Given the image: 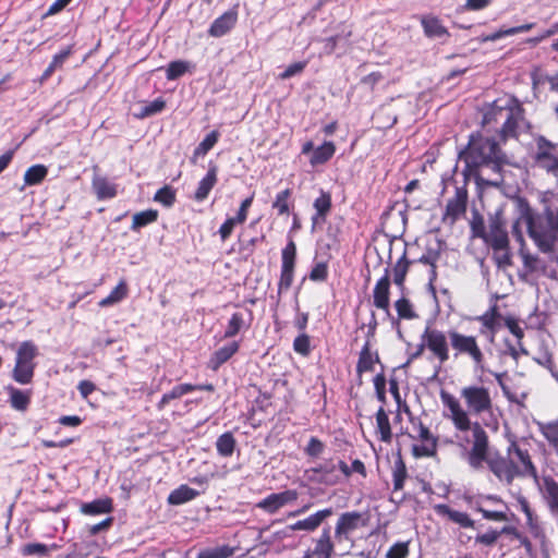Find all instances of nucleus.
<instances>
[{"mask_svg":"<svg viewBox=\"0 0 558 558\" xmlns=\"http://www.w3.org/2000/svg\"><path fill=\"white\" fill-rule=\"evenodd\" d=\"M239 350L238 342H230L218 349L209 360V367L214 371L218 369Z\"/></svg>","mask_w":558,"mask_h":558,"instance_id":"obj_26","label":"nucleus"},{"mask_svg":"<svg viewBox=\"0 0 558 558\" xmlns=\"http://www.w3.org/2000/svg\"><path fill=\"white\" fill-rule=\"evenodd\" d=\"M362 515L356 511L342 513L335 527V537L338 542L349 539L350 534L359 527Z\"/></svg>","mask_w":558,"mask_h":558,"instance_id":"obj_15","label":"nucleus"},{"mask_svg":"<svg viewBox=\"0 0 558 558\" xmlns=\"http://www.w3.org/2000/svg\"><path fill=\"white\" fill-rule=\"evenodd\" d=\"M541 429L543 435L555 447L558 453V422L543 425Z\"/></svg>","mask_w":558,"mask_h":558,"instance_id":"obj_48","label":"nucleus"},{"mask_svg":"<svg viewBox=\"0 0 558 558\" xmlns=\"http://www.w3.org/2000/svg\"><path fill=\"white\" fill-rule=\"evenodd\" d=\"M409 555L408 543L392 545L386 554L387 558H405Z\"/></svg>","mask_w":558,"mask_h":558,"instance_id":"obj_51","label":"nucleus"},{"mask_svg":"<svg viewBox=\"0 0 558 558\" xmlns=\"http://www.w3.org/2000/svg\"><path fill=\"white\" fill-rule=\"evenodd\" d=\"M481 124L486 134L471 133L469 140H495L492 133L500 135L501 140L532 135L524 109L514 97L497 99L485 106Z\"/></svg>","mask_w":558,"mask_h":558,"instance_id":"obj_1","label":"nucleus"},{"mask_svg":"<svg viewBox=\"0 0 558 558\" xmlns=\"http://www.w3.org/2000/svg\"><path fill=\"white\" fill-rule=\"evenodd\" d=\"M376 424L377 430L380 434V439L385 442H389L391 440L392 434L389 418L384 408H379L376 413Z\"/></svg>","mask_w":558,"mask_h":558,"instance_id":"obj_37","label":"nucleus"},{"mask_svg":"<svg viewBox=\"0 0 558 558\" xmlns=\"http://www.w3.org/2000/svg\"><path fill=\"white\" fill-rule=\"evenodd\" d=\"M217 183V168L210 167L207 174L199 181L198 186L195 191L194 198L197 202H202L207 198L209 192Z\"/></svg>","mask_w":558,"mask_h":558,"instance_id":"obj_25","label":"nucleus"},{"mask_svg":"<svg viewBox=\"0 0 558 558\" xmlns=\"http://www.w3.org/2000/svg\"><path fill=\"white\" fill-rule=\"evenodd\" d=\"M154 201L166 207H171L175 202V191L171 186L165 185L157 191Z\"/></svg>","mask_w":558,"mask_h":558,"instance_id":"obj_46","label":"nucleus"},{"mask_svg":"<svg viewBox=\"0 0 558 558\" xmlns=\"http://www.w3.org/2000/svg\"><path fill=\"white\" fill-rule=\"evenodd\" d=\"M534 361L548 369H551V365L554 364L553 356L548 351H544L542 354L535 356Z\"/></svg>","mask_w":558,"mask_h":558,"instance_id":"obj_63","label":"nucleus"},{"mask_svg":"<svg viewBox=\"0 0 558 558\" xmlns=\"http://www.w3.org/2000/svg\"><path fill=\"white\" fill-rule=\"evenodd\" d=\"M507 456L510 459L515 477L530 476L535 483H538L539 477L536 468L526 450H523L515 442H512L507 449Z\"/></svg>","mask_w":558,"mask_h":558,"instance_id":"obj_8","label":"nucleus"},{"mask_svg":"<svg viewBox=\"0 0 558 558\" xmlns=\"http://www.w3.org/2000/svg\"><path fill=\"white\" fill-rule=\"evenodd\" d=\"M478 320L485 326L487 329L494 330L497 323V313L496 310L493 308L489 312H486L482 316L478 317Z\"/></svg>","mask_w":558,"mask_h":558,"instance_id":"obj_57","label":"nucleus"},{"mask_svg":"<svg viewBox=\"0 0 558 558\" xmlns=\"http://www.w3.org/2000/svg\"><path fill=\"white\" fill-rule=\"evenodd\" d=\"M215 142H202L195 149L192 160L195 162L198 157L205 156L213 147Z\"/></svg>","mask_w":558,"mask_h":558,"instance_id":"obj_64","label":"nucleus"},{"mask_svg":"<svg viewBox=\"0 0 558 558\" xmlns=\"http://www.w3.org/2000/svg\"><path fill=\"white\" fill-rule=\"evenodd\" d=\"M129 292L128 284L124 280H121L118 286L109 293L108 296L99 301L100 307L111 306L121 302L126 298Z\"/></svg>","mask_w":558,"mask_h":558,"instance_id":"obj_32","label":"nucleus"},{"mask_svg":"<svg viewBox=\"0 0 558 558\" xmlns=\"http://www.w3.org/2000/svg\"><path fill=\"white\" fill-rule=\"evenodd\" d=\"M296 247L294 242H290L282 250V265L281 275L278 283V292L288 291L293 282V270L295 260Z\"/></svg>","mask_w":558,"mask_h":558,"instance_id":"obj_10","label":"nucleus"},{"mask_svg":"<svg viewBox=\"0 0 558 558\" xmlns=\"http://www.w3.org/2000/svg\"><path fill=\"white\" fill-rule=\"evenodd\" d=\"M513 226H518V230L524 227L529 236L544 253L553 251L558 241V210L548 208L538 214L526 207Z\"/></svg>","mask_w":558,"mask_h":558,"instance_id":"obj_4","label":"nucleus"},{"mask_svg":"<svg viewBox=\"0 0 558 558\" xmlns=\"http://www.w3.org/2000/svg\"><path fill=\"white\" fill-rule=\"evenodd\" d=\"M314 208L316 214L312 217L313 228L316 225L323 223L325 221V217L331 208L330 195L328 193L322 192L319 197H317L314 202Z\"/></svg>","mask_w":558,"mask_h":558,"instance_id":"obj_27","label":"nucleus"},{"mask_svg":"<svg viewBox=\"0 0 558 558\" xmlns=\"http://www.w3.org/2000/svg\"><path fill=\"white\" fill-rule=\"evenodd\" d=\"M407 478V468L401 459L397 460L392 471L393 490H401Z\"/></svg>","mask_w":558,"mask_h":558,"instance_id":"obj_43","label":"nucleus"},{"mask_svg":"<svg viewBox=\"0 0 558 558\" xmlns=\"http://www.w3.org/2000/svg\"><path fill=\"white\" fill-rule=\"evenodd\" d=\"M324 445L320 440L315 437H312L306 447V453L313 457H316L323 452Z\"/></svg>","mask_w":558,"mask_h":558,"instance_id":"obj_59","label":"nucleus"},{"mask_svg":"<svg viewBox=\"0 0 558 558\" xmlns=\"http://www.w3.org/2000/svg\"><path fill=\"white\" fill-rule=\"evenodd\" d=\"M471 231L474 238H481L484 240L486 228L484 219L481 216L476 215L473 217L471 221Z\"/></svg>","mask_w":558,"mask_h":558,"instance_id":"obj_52","label":"nucleus"},{"mask_svg":"<svg viewBox=\"0 0 558 558\" xmlns=\"http://www.w3.org/2000/svg\"><path fill=\"white\" fill-rule=\"evenodd\" d=\"M195 390V387H193V385L191 384H181V385H177L174 386L169 392L165 393L161 398V400L159 401V403L157 404L158 409L161 410L163 409L171 400H174V399H178V398H181L182 396L191 392V391H194Z\"/></svg>","mask_w":558,"mask_h":558,"instance_id":"obj_33","label":"nucleus"},{"mask_svg":"<svg viewBox=\"0 0 558 558\" xmlns=\"http://www.w3.org/2000/svg\"><path fill=\"white\" fill-rule=\"evenodd\" d=\"M48 169L44 165H34L29 167L24 173L25 185H37L43 182L47 177Z\"/></svg>","mask_w":558,"mask_h":558,"instance_id":"obj_34","label":"nucleus"},{"mask_svg":"<svg viewBox=\"0 0 558 558\" xmlns=\"http://www.w3.org/2000/svg\"><path fill=\"white\" fill-rule=\"evenodd\" d=\"M437 441L436 439H427L420 445H413L412 452L416 458L433 457L436 453Z\"/></svg>","mask_w":558,"mask_h":558,"instance_id":"obj_42","label":"nucleus"},{"mask_svg":"<svg viewBox=\"0 0 558 558\" xmlns=\"http://www.w3.org/2000/svg\"><path fill=\"white\" fill-rule=\"evenodd\" d=\"M197 496V492L187 485H181L177 489L172 490L168 496V502L170 505H182L194 499Z\"/></svg>","mask_w":558,"mask_h":558,"instance_id":"obj_30","label":"nucleus"},{"mask_svg":"<svg viewBox=\"0 0 558 558\" xmlns=\"http://www.w3.org/2000/svg\"><path fill=\"white\" fill-rule=\"evenodd\" d=\"M22 551L24 555H28V556H32V555L45 556L48 554V547L45 544L31 543V544H26L23 547Z\"/></svg>","mask_w":558,"mask_h":558,"instance_id":"obj_53","label":"nucleus"},{"mask_svg":"<svg viewBox=\"0 0 558 558\" xmlns=\"http://www.w3.org/2000/svg\"><path fill=\"white\" fill-rule=\"evenodd\" d=\"M458 444L465 448L471 444V448L465 453L468 464L473 470H482L486 463L494 475L501 482L510 485L515 478L514 470L509 457L493 456L489 448L488 435L482 425H475L473 428V439L457 434Z\"/></svg>","mask_w":558,"mask_h":558,"instance_id":"obj_3","label":"nucleus"},{"mask_svg":"<svg viewBox=\"0 0 558 558\" xmlns=\"http://www.w3.org/2000/svg\"><path fill=\"white\" fill-rule=\"evenodd\" d=\"M37 347L31 341H24L20 344L16 352L15 366L12 373L14 380L19 384H29L34 376Z\"/></svg>","mask_w":558,"mask_h":558,"instance_id":"obj_6","label":"nucleus"},{"mask_svg":"<svg viewBox=\"0 0 558 558\" xmlns=\"http://www.w3.org/2000/svg\"><path fill=\"white\" fill-rule=\"evenodd\" d=\"M512 233L521 245L519 253L523 262L524 270L527 274L537 271L541 268V262L536 255L529 253L527 250L525 248V241L523 239L522 230H518V226H513Z\"/></svg>","mask_w":558,"mask_h":558,"instance_id":"obj_20","label":"nucleus"},{"mask_svg":"<svg viewBox=\"0 0 558 558\" xmlns=\"http://www.w3.org/2000/svg\"><path fill=\"white\" fill-rule=\"evenodd\" d=\"M194 66L185 60L171 61L166 70V76L169 81H173L190 72Z\"/></svg>","mask_w":558,"mask_h":558,"instance_id":"obj_35","label":"nucleus"},{"mask_svg":"<svg viewBox=\"0 0 558 558\" xmlns=\"http://www.w3.org/2000/svg\"><path fill=\"white\" fill-rule=\"evenodd\" d=\"M293 349L296 353L306 356L310 351V337L306 333H301L293 341Z\"/></svg>","mask_w":558,"mask_h":558,"instance_id":"obj_50","label":"nucleus"},{"mask_svg":"<svg viewBox=\"0 0 558 558\" xmlns=\"http://www.w3.org/2000/svg\"><path fill=\"white\" fill-rule=\"evenodd\" d=\"M449 342L454 355L471 359L475 368L483 369L485 356L475 336L463 335L454 329L448 331Z\"/></svg>","mask_w":558,"mask_h":558,"instance_id":"obj_5","label":"nucleus"},{"mask_svg":"<svg viewBox=\"0 0 558 558\" xmlns=\"http://www.w3.org/2000/svg\"><path fill=\"white\" fill-rule=\"evenodd\" d=\"M410 262L407 259L405 254H403L393 267V282L401 289H403L405 276L409 270Z\"/></svg>","mask_w":558,"mask_h":558,"instance_id":"obj_40","label":"nucleus"},{"mask_svg":"<svg viewBox=\"0 0 558 558\" xmlns=\"http://www.w3.org/2000/svg\"><path fill=\"white\" fill-rule=\"evenodd\" d=\"M477 510L482 513L483 518L486 520H492V521H506L507 520L506 513H504L501 511H490V510H486L483 508H477Z\"/></svg>","mask_w":558,"mask_h":558,"instance_id":"obj_62","label":"nucleus"},{"mask_svg":"<svg viewBox=\"0 0 558 558\" xmlns=\"http://www.w3.org/2000/svg\"><path fill=\"white\" fill-rule=\"evenodd\" d=\"M240 225L235 217L228 218L219 229V234L222 241H226L232 233L234 227Z\"/></svg>","mask_w":558,"mask_h":558,"instance_id":"obj_55","label":"nucleus"},{"mask_svg":"<svg viewBox=\"0 0 558 558\" xmlns=\"http://www.w3.org/2000/svg\"><path fill=\"white\" fill-rule=\"evenodd\" d=\"M389 294H390V280L388 276V270L386 269V274L381 277L375 284L373 290V303L374 305L383 310L387 316H390L389 310Z\"/></svg>","mask_w":558,"mask_h":558,"instance_id":"obj_16","label":"nucleus"},{"mask_svg":"<svg viewBox=\"0 0 558 558\" xmlns=\"http://www.w3.org/2000/svg\"><path fill=\"white\" fill-rule=\"evenodd\" d=\"M465 209L466 193L461 190H457L456 195L447 203L444 220H449L450 223H453L460 216L465 213Z\"/></svg>","mask_w":558,"mask_h":558,"instance_id":"obj_19","label":"nucleus"},{"mask_svg":"<svg viewBox=\"0 0 558 558\" xmlns=\"http://www.w3.org/2000/svg\"><path fill=\"white\" fill-rule=\"evenodd\" d=\"M245 326L244 317L242 313H234L228 322L227 329L225 331V338H232L240 332Z\"/></svg>","mask_w":558,"mask_h":558,"instance_id":"obj_44","label":"nucleus"},{"mask_svg":"<svg viewBox=\"0 0 558 558\" xmlns=\"http://www.w3.org/2000/svg\"><path fill=\"white\" fill-rule=\"evenodd\" d=\"M305 66H306L305 61L292 63L282 73H280L279 77L281 80H288L292 76H295V75L302 73L303 70L305 69Z\"/></svg>","mask_w":558,"mask_h":558,"instance_id":"obj_54","label":"nucleus"},{"mask_svg":"<svg viewBox=\"0 0 558 558\" xmlns=\"http://www.w3.org/2000/svg\"><path fill=\"white\" fill-rule=\"evenodd\" d=\"M81 511L85 514H101V513H109L112 511V502L111 499L105 498V499H97L88 504H84L81 507Z\"/></svg>","mask_w":558,"mask_h":558,"instance_id":"obj_31","label":"nucleus"},{"mask_svg":"<svg viewBox=\"0 0 558 558\" xmlns=\"http://www.w3.org/2000/svg\"><path fill=\"white\" fill-rule=\"evenodd\" d=\"M498 142H469L468 155L474 165L498 161Z\"/></svg>","mask_w":558,"mask_h":558,"instance_id":"obj_9","label":"nucleus"},{"mask_svg":"<svg viewBox=\"0 0 558 558\" xmlns=\"http://www.w3.org/2000/svg\"><path fill=\"white\" fill-rule=\"evenodd\" d=\"M165 101L161 98H157L149 104L141 108V112L137 114L141 118L149 117L160 112L165 108Z\"/></svg>","mask_w":558,"mask_h":558,"instance_id":"obj_49","label":"nucleus"},{"mask_svg":"<svg viewBox=\"0 0 558 558\" xmlns=\"http://www.w3.org/2000/svg\"><path fill=\"white\" fill-rule=\"evenodd\" d=\"M252 203H253V196H250V197L245 198L241 203V206L239 208L238 215L235 217V220H238L239 223H243L246 220L247 211H248V208L251 207Z\"/></svg>","mask_w":558,"mask_h":558,"instance_id":"obj_60","label":"nucleus"},{"mask_svg":"<svg viewBox=\"0 0 558 558\" xmlns=\"http://www.w3.org/2000/svg\"><path fill=\"white\" fill-rule=\"evenodd\" d=\"M302 153L305 155L311 154L310 162L316 166L326 162L335 154V146L332 142H323L319 146L314 148L312 142H306L302 148Z\"/></svg>","mask_w":558,"mask_h":558,"instance_id":"obj_17","label":"nucleus"},{"mask_svg":"<svg viewBox=\"0 0 558 558\" xmlns=\"http://www.w3.org/2000/svg\"><path fill=\"white\" fill-rule=\"evenodd\" d=\"M313 478L325 485H336L341 481V475L337 471V465L332 463H324L312 469Z\"/></svg>","mask_w":558,"mask_h":558,"instance_id":"obj_21","label":"nucleus"},{"mask_svg":"<svg viewBox=\"0 0 558 558\" xmlns=\"http://www.w3.org/2000/svg\"><path fill=\"white\" fill-rule=\"evenodd\" d=\"M10 395V402L13 409L25 411L31 402V391L20 390L14 387L7 388Z\"/></svg>","mask_w":558,"mask_h":558,"instance_id":"obj_29","label":"nucleus"},{"mask_svg":"<svg viewBox=\"0 0 558 558\" xmlns=\"http://www.w3.org/2000/svg\"><path fill=\"white\" fill-rule=\"evenodd\" d=\"M499 266H508L511 263L509 246L507 248H493Z\"/></svg>","mask_w":558,"mask_h":558,"instance_id":"obj_61","label":"nucleus"},{"mask_svg":"<svg viewBox=\"0 0 558 558\" xmlns=\"http://www.w3.org/2000/svg\"><path fill=\"white\" fill-rule=\"evenodd\" d=\"M238 13L235 10H229L217 17L210 25L208 34L211 37H222L229 33L235 25Z\"/></svg>","mask_w":558,"mask_h":558,"instance_id":"obj_18","label":"nucleus"},{"mask_svg":"<svg viewBox=\"0 0 558 558\" xmlns=\"http://www.w3.org/2000/svg\"><path fill=\"white\" fill-rule=\"evenodd\" d=\"M499 535H500L499 532H497L495 530H490L484 534L477 535L475 539L477 543L490 546L497 542Z\"/></svg>","mask_w":558,"mask_h":558,"instance_id":"obj_58","label":"nucleus"},{"mask_svg":"<svg viewBox=\"0 0 558 558\" xmlns=\"http://www.w3.org/2000/svg\"><path fill=\"white\" fill-rule=\"evenodd\" d=\"M217 451L222 457H230L235 447V439L230 433H225L217 439Z\"/></svg>","mask_w":558,"mask_h":558,"instance_id":"obj_39","label":"nucleus"},{"mask_svg":"<svg viewBox=\"0 0 558 558\" xmlns=\"http://www.w3.org/2000/svg\"><path fill=\"white\" fill-rule=\"evenodd\" d=\"M536 162L542 169L558 173V144L554 142H542L536 155Z\"/></svg>","mask_w":558,"mask_h":558,"instance_id":"obj_14","label":"nucleus"},{"mask_svg":"<svg viewBox=\"0 0 558 558\" xmlns=\"http://www.w3.org/2000/svg\"><path fill=\"white\" fill-rule=\"evenodd\" d=\"M484 241L493 248H507L509 246L508 233L500 216L495 215L490 217Z\"/></svg>","mask_w":558,"mask_h":558,"instance_id":"obj_12","label":"nucleus"},{"mask_svg":"<svg viewBox=\"0 0 558 558\" xmlns=\"http://www.w3.org/2000/svg\"><path fill=\"white\" fill-rule=\"evenodd\" d=\"M434 510L437 514L447 517L450 521L459 524L462 527H474V521L465 512L453 510L445 504L435 505Z\"/></svg>","mask_w":558,"mask_h":558,"instance_id":"obj_22","label":"nucleus"},{"mask_svg":"<svg viewBox=\"0 0 558 558\" xmlns=\"http://www.w3.org/2000/svg\"><path fill=\"white\" fill-rule=\"evenodd\" d=\"M421 340L423 341V347H426L440 364L449 360L448 333L428 325L425 327Z\"/></svg>","mask_w":558,"mask_h":558,"instance_id":"obj_7","label":"nucleus"},{"mask_svg":"<svg viewBox=\"0 0 558 558\" xmlns=\"http://www.w3.org/2000/svg\"><path fill=\"white\" fill-rule=\"evenodd\" d=\"M536 484L547 499L549 507L558 511V484L549 476L538 478Z\"/></svg>","mask_w":558,"mask_h":558,"instance_id":"obj_23","label":"nucleus"},{"mask_svg":"<svg viewBox=\"0 0 558 558\" xmlns=\"http://www.w3.org/2000/svg\"><path fill=\"white\" fill-rule=\"evenodd\" d=\"M332 508L318 510L317 512L308 515L305 519L299 520L295 523L289 524L283 529L284 534H291L294 531L314 532L319 525L330 515H332Z\"/></svg>","mask_w":558,"mask_h":558,"instance_id":"obj_13","label":"nucleus"},{"mask_svg":"<svg viewBox=\"0 0 558 558\" xmlns=\"http://www.w3.org/2000/svg\"><path fill=\"white\" fill-rule=\"evenodd\" d=\"M375 364V359L373 357V354L369 351L368 343L364 345L360 353V357L356 365L357 373H365L373 369Z\"/></svg>","mask_w":558,"mask_h":558,"instance_id":"obj_41","label":"nucleus"},{"mask_svg":"<svg viewBox=\"0 0 558 558\" xmlns=\"http://www.w3.org/2000/svg\"><path fill=\"white\" fill-rule=\"evenodd\" d=\"M421 24L424 29V34L428 38H442L448 36L447 28L441 24V22L432 15L423 16L421 20Z\"/></svg>","mask_w":558,"mask_h":558,"instance_id":"obj_24","label":"nucleus"},{"mask_svg":"<svg viewBox=\"0 0 558 558\" xmlns=\"http://www.w3.org/2000/svg\"><path fill=\"white\" fill-rule=\"evenodd\" d=\"M299 498L295 489H286L280 493H274L262 499L256 506L267 513L274 514L287 505L293 504Z\"/></svg>","mask_w":558,"mask_h":558,"instance_id":"obj_11","label":"nucleus"},{"mask_svg":"<svg viewBox=\"0 0 558 558\" xmlns=\"http://www.w3.org/2000/svg\"><path fill=\"white\" fill-rule=\"evenodd\" d=\"M460 397L464 401L465 409L453 395L444 390L440 392V400L449 411L447 417L452 422L458 432H470L471 439H473V428L475 425L481 424L472 422L471 415L477 416L492 412L493 398L490 390L482 385H469L461 388Z\"/></svg>","mask_w":558,"mask_h":558,"instance_id":"obj_2","label":"nucleus"},{"mask_svg":"<svg viewBox=\"0 0 558 558\" xmlns=\"http://www.w3.org/2000/svg\"><path fill=\"white\" fill-rule=\"evenodd\" d=\"M291 195V191L286 189L284 191L277 194L272 207L277 209L279 215L287 214L289 211L288 199Z\"/></svg>","mask_w":558,"mask_h":558,"instance_id":"obj_47","label":"nucleus"},{"mask_svg":"<svg viewBox=\"0 0 558 558\" xmlns=\"http://www.w3.org/2000/svg\"><path fill=\"white\" fill-rule=\"evenodd\" d=\"M93 189L99 199L112 198L117 194V187L107 178L95 175Z\"/></svg>","mask_w":558,"mask_h":558,"instance_id":"obj_28","label":"nucleus"},{"mask_svg":"<svg viewBox=\"0 0 558 558\" xmlns=\"http://www.w3.org/2000/svg\"><path fill=\"white\" fill-rule=\"evenodd\" d=\"M158 218V211L156 209H147L133 215L132 218V230H138L143 227H146L149 223H153Z\"/></svg>","mask_w":558,"mask_h":558,"instance_id":"obj_36","label":"nucleus"},{"mask_svg":"<svg viewBox=\"0 0 558 558\" xmlns=\"http://www.w3.org/2000/svg\"><path fill=\"white\" fill-rule=\"evenodd\" d=\"M70 54H71V48L64 49V50L60 51L59 53L54 54L51 63L43 73L41 80L43 81L47 80L53 73V71L56 69L62 66V64L69 58Z\"/></svg>","mask_w":558,"mask_h":558,"instance_id":"obj_45","label":"nucleus"},{"mask_svg":"<svg viewBox=\"0 0 558 558\" xmlns=\"http://www.w3.org/2000/svg\"><path fill=\"white\" fill-rule=\"evenodd\" d=\"M327 265L325 263H318L313 267L310 278L314 281H323L327 278Z\"/></svg>","mask_w":558,"mask_h":558,"instance_id":"obj_56","label":"nucleus"},{"mask_svg":"<svg viewBox=\"0 0 558 558\" xmlns=\"http://www.w3.org/2000/svg\"><path fill=\"white\" fill-rule=\"evenodd\" d=\"M396 311L398 313L399 318L401 319H415L418 317L416 314L413 304L407 298H400L395 303Z\"/></svg>","mask_w":558,"mask_h":558,"instance_id":"obj_38","label":"nucleus"}]
</instances>
